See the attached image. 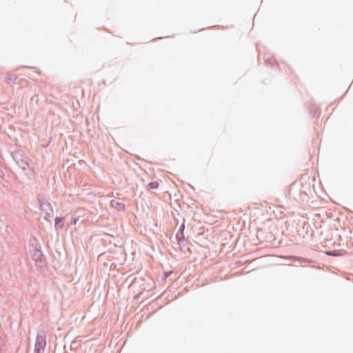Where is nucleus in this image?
Here are the masks:
<instances>
[{"label":"nucleus","instance_id":"f257e3e1","mask_svg":"<svg viewBox=\"0 0 353 353\" xmlns=\"http://www.w3.org/2000/svg\"><path fill=\"white\" fill-rule=\"evenodd\" d=\"M46 337L43 334H38L36 339L35 352L36 353H43L46 347Z\"/></svg>","mask_w":353,"mask_h":353},{"label":"nucleus","instance_id":"39448f33","mask_svg":"<svg viewBox=\"0 0 353 353\" xmlns=\"http://www.w3.org/2000/svg\"><path fill=\"white\" fill-rule=\"evenodd\" d=\"M184 225H182L181 227V229L183 230L184 229Z\"/></svg>","mask_w":353,"mask_h":353},{"label":"nucleus","instance_id":"f03ea898","mask_svg":"<svg viewBox=\"0 0 353 353\" xmlns=\"http://www.w3.org/2000/svg\"><path fill=\"white\" fill-rule=\"evenodd\" d=\"M110 205L119 211H123L125 210V205L118 200H112Z\"/></svg>","mask_w":353,"mask_h":353},{"label":"nucleus","instance_id":"20e7f679","mask_svg":"<svg viewBox=\"0 0 353 353\" xmlns=\"http://www.w3.org/2000/svg\"><path fill=\"white\" fill-rule=\"evenodd\" d=\"M159 187V183L157 181L151 182L148 185V190L157 189Z\"/></svg>","mask_w":353,"mask_h":353},{"label":"nucleus","instance_id":"423d86ee","mask_svg":"<svg viewBox=\"0 0 353 353\" xmlns=\"http://www.w3.org/2000/svg\"><path fill=\"white\" fill-rule=\"evenodd\" d=\"M327 254L332 255V254H331L330 252H327Z\"/></svg>","mask_w":353,"mask_h":353},{"label":"nucleus","instance_id":"7ed1b4c3","mask_svg":"<svg viewBox=\"0 0 353 353\" xmlns=\"http://www.w3.org/2000/svg\"><path fill=\"white\" fill-rule=\"evenodd\" d=\"M64 219L61 217L57 216L54 219V225L56 228H62Z\"/></svg>","mask_w":353,"mask_h":353}]
</instances>
